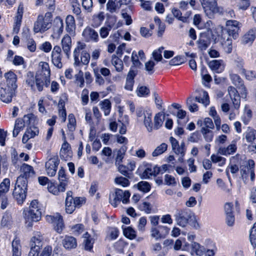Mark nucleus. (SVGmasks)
<instances>
[{"label": "nucleus", "mask_w": 256, "mask_h": 256, "mask_svg": "<svg viewBox=\"0 0 256 256\" xmlns=\"http://www.w3.org/2000/svg\"><path fill=\"white\" fill-rule=\"evenodd\" d=\"M138 189L144 192H148L150 190V186L148 182H146L142 181L138 184Z\"/></svg>", "instance_id": "58"}, {"label": "nucleus", "mask_w": 256, "mask_h": 256, "mask_svg": "<svg viewBox=\"0 0 256 256\" xmlns=\"http://www.w3.org/2000/svg\"><path fill=\"white\" fill-rule=\"evenodd\" d=\"M124 236L129 239L132 240L136 237V232L130 226H122Z\"/></svg>", "instance_id": "46"}, {"label": "nucleus", "mask_w": 256, "mask_h": 256, "mask_svg": "<svg viewBox=\"0 0 256 256\" xmlns=\"http://www.w3.org/2000/svg\"><path fill=\"white\" fill-rule=\"evenodd\" d=\"M236 146L235 143H232L228 146L227 148L222 146L220 147L218 152L220 154L228 156L235 152L236 150Z\"/></svg>", "instance_id": "28"}, {"label": "nucleus", "mask_w": 256, "mask_h": 256, "mask_svg": "<svg viewBox=\"0 0 256 256\" xmlns=\"http://www.w3.org/2000/svg\"><path fill=\"white\" fill-rule=\"evenodd\" d=\"M132 10L133 6L130 5L125 9H122L121 12L122 16L125 20L126 24L128 26L131 24L132 22V20L131 18Z\"/></svg>", "instance_id": "23"}, {"label": "nucleus", "mask_w": 256, "mask_h": 256, "mask_svg": "<svg viewBox=\"0 0 256 256\" xmlns=\"http://www.w3.org/2000/svg\"><path fill=\"white\" fill-rule=\"evenodd\" d=\"M61 44L63 52L66 58H69L72 46L71 38L68 35L64 36L61 40Z\"/></svg>", "instance_id": "16"}, {"label": "nucleus", "mask_w": 256, "mask_h": 256, "mask_svg": "<svg viewBox=\"0 0 256 256\" xmlns=\"http://www.w3.org/2000/svg\"><path fill=\"white\" fill-rule=\"evenodd\" d=\"M228 91L232 102L234 108L238 109L240 103V96L238 90L234 87L230 86L228 88Z\"/></svg>", "instance_id": "14"}, {"label": "nucleus", "mask_w": 256, "mask_h": 256, "mask_svg": "<svg viewBox=\"0 0 256 256\" xmlns=\"http://www.w3.org/2000/svg\"><path fill=\"white\" fill-rule=\"evenodd\" d=\"M28 184H26L20 177L16 180L14 188L12 192V196L18 204L24 203L26 196Z\"/></svg>", "instance_id": "2"}, {"label": "nucleus", "mask_w": 256, "mask_h": 256, "mask_svg": "<svg viewBox=\"0 0 256 256\" xmlns=\"http://www.w3.org/2000/svg\"><path fill=\"white\" fill-rule=\"evenodd\" d=\"M168 145L165 143H162L159 146H157L154 150L152 153V156L154 157L158 156L166 151Z\"/></svg>", "instance_id": "50"}, {"label": "nucleus", "mask_w": 256, "mask_h": 256, "mask_svg": "<svg viewBox=\"0 0 256 256\" xmlns=\"http://www.w3.org/2000/svg\"><path fill=\"white\" fill-rule=\"evenodd\" d=\"M174 217L177 224L179 226L185 227L190 222L193 220L191 224L192 226L196 229L200 228L198 223L188 209H177L174 214Z\"/></svg>", "instance_id": "1"}, {"label": "nucleus", "mask_w": 256, "mask_h": 256, "mask_svg": "<svg viewBox=\"0 0 256 256\" xmlns=\"http://www.w3.org/2000/svg\"><path fill=\"white\" fill-rule=\"evenodd\" d=\"M118 166V171L126 177L131 178L132 176V173L131 170H128V168L126 166L120 164Z\"/></svg>", "instance_id": "53"}, {"label": "nucleus", "mask_w": 256, "mask_h": 256, "mask_svg": "<svg viewBox=\"0 0 256 256\" xmlns=\"http://www.w3.org/2000/svg\"><path fill=\"white\" fill-rule=\"evenodd\" d=\"M170 228L166 226H160L157 228L152 227L150 230L151 236L158 240L164 238L169 233Z\"/></svg>", "instance_id": "11"}, {"label": "nucleus", "mask_w": 256, "mask_h": 256, "mask_svg": "<svg viewBox=\"0 0 256 256\" xmlns=\"http://www.w3.org/2000/svg\"><path fill=\"white\" fill-rule=\"evenodd\" d=\"M152 116V112L150 110H146V114H144V123L147 130L150 132H152L153 129Z\"/></svg>", "instance_id": "31"}, {"label": "nucleus", "mask_w": 256, "mask_h": 256, "mask_svg": "<svg viewBox=\"0 0 256 256\" xmlns=\"http://www.w3.org/2000/svg\"><path fill=\"white\" fill-rule=\"evenodd\" d=\"M165 118V114L162 112L156 114L154 117V128L158 130L162 125Z\"/></svg>", "instance_id": "33"}, {"label": "nucleus", "mask_w": 256, "mask_h": 256, "mask_svg": "<svg viewBox=\"0 0 256 256\" xmlns=\"http://www.w3.org/2000/svg\"><path fill=\"white\" fill-rule=\"evenodd\" d=\"M120 9V6L116 3V0H108L106 4V10L109 12L113 14L116 12Z\"/></svg>", "instance_id": "40"}, {"label": "nucleus", "mask_w": 256, "mask_h": 256, "mask_svg": "<svg viewBox=\"0 0 256 256\" xmlns=\"http://www.w3.org/2000/svg\"><path fill=\"white\" fill-rule=\"evenodd\" d=\"M170 142L172 150L174 151L176 154H180L182 156H184L185 154V145L184 142L179 144L178 141L174 138L171 136L170 138Z\"/></svg>", "instance_id": "15"}, {"label": "nucleus", "mask_w": 256, "mask_h": 256, "mask_svg": "<svg viewBox=\"0 0 256 256\" xmlns=\"http://www.w3.org/2000/svg\"><path fill=\"white\" fill-rule=\"evenodd\" d=\"M250 239L252 244L256 246V222L254 224L252 228H251Z\"/></svg>", "instance_id": "64"}, {"label": "nucleus", "mask_w": 256, "mask_h": 256, "mask_svg": "<svg viewBox=\"0 0 256 256\" xmlns=\"http://www.w3.org/2000/svg\"><path fill=\"white\" fill-rule=\"evenodd\" d=\"M160 172V167L148 165L142 174V177L144 178H149L151 176H156Z\"/></svg>", "instance_id": "18"}, {"label": "nucleus", "mask_w": 256, "mask_h": 256, "mask_svg": "<svg viewBox=\"0 0 256 256\" xmlns=\"http://www.w3.org/2000/svg\"><path fill=\"white\" fill-rule=\"evenodd\" d=\"M222 60H213L208 62V66L212 70L216 73H220L224 70V66H222Z\"/></svg>", "instance_id": "30"}, {"label": "nucleus", "mask_w": 256, "mask_h": 256, "mask_svg": "<svg viewBox=\"0 0 256 256\" xmlns=\"http://www.w3.org/2000/svg\"><path fill=\"white\" fill-rule=\"evenodd\" d=\"M112 64L117 72H121L123 70V62L116 55L112 56Z\"/></svg>", "instance_id": "37"}, {"label": "nucleus", "mask_w": 256, "mask_h": 256, "mask_svg": "<svg viewBox=\"0 0 256 256\" xmlns=\"http://www.w3.org/2000/svg\"><path fill=\"white\" fill-rule=\"evenodd\" d=\"M48 190L54 195H58L60 192H64V191H62L60 189V184H58V186H55L54 185L50 184H48Z\"/></svg>", "instance_id": "63"}, {"label": "nucleus", "mask_w": 256, "mask_h": 256, "mask_svg": "<svg viewBox=\"0 0 256 256\" xmlns=\"http://www.w3.org/2000/svg\"><path fill=\"white\" fill-rule=\"evenodd\" d=\"M138 96H146L150 93V89L146 86H138L136 90Z\"/></svg>", "instance_id": "51"}, {"label": "nucleus", "mask_w": 256, "mask_h": 256, "mask_svg": "<svg viewBox=\"0 0 256 256\" xmlns=\"http://www.w3.org/2000/svg\"><path fill=\"white\" fill-rule=\"evenodd\" d=\"M127 150V146L125 145L122 146L117 152L116 158V165H119L122 161L126 152Z\"/></svg>", "instance_id": "42"}, {"label": "nucleus", "mask_w": 256, "mask_h": 256, "mask_svg": "<svg viewBox=\"0 0 256 256\" xmlns=\"http://www.w3.org/2000/svg\"><path fill=\"white\" fill-rule=\"evenodd\" d=\"M255 162L252 160H248L247 161L246 165L244 166L246 168L247 171L250 174V180L253 181L255 178L254 174Z\"/></svg>", "instance_id": "39"}, {"label": "nucleus", "mask_w": 256, "mask_h": 256, "mask_svg": "<svg viewBox=\"0 0 256 256\" xmlns=\"http://www.w3.org/2000/svg\"><path fill=\"white\" fill-rule=\"evenodd\" d=\"M15 90L4 84L0 86V100L8 104L12 102L14 96Z\"/></svg>", "instance_id": "9"}, {"label": "nucleus", "mask_w": 256, "mask_h": 256, "mask_svg": "<svg viewBox=\"0 0 256 256\" xmlns=\"http://www.w3.org/2000/svg\"><path fill=\"white\" fill-rule=\"evenodd\" d=\"M128 178L122 176L116 177L114 179V182L124 187L128 186L130 184Z\"/></svg>", "instance_id": "61"}, {"label": "nucleus", "mask_w": 256, "mask_h": 256, "mask_svg": "<svg viewBox=\"0 0 256 256\" xmlns=\"http://www.w3.org/2000/svg\"><path fill=\"white\" fill-rule=\"evenodd\" d=\"M82 36L86 42H97L100 40L98 32L93 28L88 26L84 30Z\"/></svg>", "instance_id": "10"}, {"label": "nucleus", "mask_w": 256, "mask_h": 256, "mask_svg": "<svg viewBox=\"0 0 256 256\" xmlns=\"http://www.w3.org/2000/svg\"><path fill=\"white\" fill-rule=\"evenodd\" d=\"M52 16L50 12L46 13L44 16L42 15L38 16L34 24V32L42 33L49 29L51 26Z\"/></svg>", "instance_id": "4"}, {"label": "nucleus", "mask_w": 256, "mask_h": 256, "mask_svg": "<svg viewBox=\"0 0 256 256\" xmlns=\"http://www.w3.org/2000/svg\"><path fill=\"white\" fill-rule=\"evenodd\" d=\"M74 78L75 83L80 88H83L84 84L83 72L80 70L74 76Z\"/></svg>", "instance_id": "56"}, {"label": "nucleus", "mask_w": 256, "mask_h": 256, "mask_svg": "<svg viewBox=\"0 0 256 256\" xmlns=\"http://www.w3.org/2000/svg\"><path fill=\"white\" fill-rule=\"evenodd\" d=\"M72 191H68L66 193V197L65 200L66 212L68 214H72L76 208L74 198Z\"/></svg>", "instance_id": "17"}, {"label": "nucleus", "mask_w": 256, "mask_h": 256, "mask_svg": "<svg viewBox=\"0 0 256 256\" xmlns=\"http://www.w3.org/2000/svg\"><path fill=\"white\" fill-rule=\"evenodd\" d=\"M20 174L18 177L17 180L21 177L26 184H28V178L34 175L32 166L24 163L20 166Z\"/></svg>", "instance_id": "12"}, {"label": "nucleus", "mask_w": 256, "mask_h": 256, "mask_svg": "<svg viewBox=\"0 0 256 256\" xmlns=\"http://www.w3.org/2000/svg\"><path fill=\"white\" fill-rule=\"evenodd\" d=\"M192 251L198 256H202L205 251V248L203 246L194 242H192Z\"/></svg>", "instance_id": "47"}, {"label": "nucleus", "mask_w": 256, "mask_h": 256, "mask_svg": "<svg viewBox=\"0 0 256 256\" xmlns=\"http://www.w3.org/2000/svg\"><path fill=\"white\" fill-rule=\"evenodd\" d=\"M66 32L70 34L74 32L76 29V24L74 17L72 15H68L66 18Z\"/></svg>", "instance_id": "25"}, {"label": "nucleus", "mask_w": 256, "mask_h": 256, "mask_svg": "<svg viewBox=\"0 0 256 256\" xmlns=\"http://www.w3.org/2000/svg\"><path fill=\"white\" fill-rule=\"evenodd\" d=\"M54 30L55 32L60 35L61 34L64 30V22L60 17H56L54 20Z\"/></svg>", "instance_id": "32"}, {"label": "nucleus", "mask_w": 256, "mask_h": 256, "mask_svg": "<svg viewBox=\"0 0 256 256\" xmlns=\"http://www.w3.org/2000/svg\"><path fill=\"white\" fill-rule=\"evenodd\" d=\"M90 54L86 50H83L81 52L80 56V64H75V62H74V64L76 66H80L81 64L84 65H87L90 62Z\"/></svg>", "instance_id": "45"}, {"label": "nucleus", "mask_w": 256, "mask_h": 256, "mask_svg": "<svg viewBox=\"0 0 256 256\" xmlns=\"http://www.w3.org/2000/svg\"><path fill=\"white\" fill-rule=\"evenodd\" d=\"M83 238H84L83 244L84 250L88 251H91L93 248V245L95 240L92 238V236L88 232H85L83 234Z\"/></svg>", "instance_id": "26"}, {"label": "nucleus", "mask_w": 256, "mask_h": 256, "mask_svg": "<svg viewBox=\"0 0 256 256\" xmlns=\"http://www.w3.org/2000/svg\"><path fill=\"white\" fill-rule=\"evenodd\" d=\"M185 62V58L182 56H176L170 61V64L172 66L180 65Z\"/></svg>", "instance_id": "62"}, {"label": "nucleus", "mask_w": 256, "mask_h": 256, "mask_svg": "<svg viewBox=\"0 0 256 256\" xmlns=\"http://www.w3.org/2000/svg\"><path fill=\"white\" fill-rule=\"evenodd\" d=\"M201 132L204 136L205 140L207 142H211L213 138V132L209 129H207L204 127L202 128Z\"/></svg>", "instance_id": "57"}, {"label": "nucleus", "mask_w": 256, "mask_h": 256, "mask_svg": "<svg viewBox=\"0 0 256 256\" xmlns=\"http://www.w3.org/2000/svg\"><path fill=\"white\" fill-rule=\"evenodd\" d=\"M195 101L202 103L204 106H206L210 104V100L208 94L206 92L204 91L202 97H196Z\"/></svg>", "instance_id": "55"}, {"label": "nucleus", "mask_w": 256, "mask_h": 256, "mask_svg": "<svg viewBox=\"0 0 256 256\" xmlns=\"http://www.w3.org/2000/svg\"><path fill=\"white\" fill-rule=\"evenodd\" d=\"M86 47V44L83 43H78V46L75 48L74 52V60H75V64H80L79 53L80 50L84 49Z\"/></svg>", "instance_id": "49"}, {"label": "nucleus", "mask_w": 256, "mask_h": 256, "mask_svg": "<svg viewBox=\"0 0 256 256\" xmlns=\"http://www.w3.org/2000/svg\"><path fill=\"white\" fill-rule=\"evenodd\" d=\"M42 244L43 242L42 239L40 238L34 236L32 238L30 241L32 248L40 250L42 248Z\"/></svg>", "instance_id": "43"}, {"label": "nucleus", "mask_w": 256, "mask_h": 256, "mask_svg": "<svg viewBox=\"0 0 256 256\" xmlns=\"http://www.w3.org/2000/svg\"><path fill=\"white\" fill-rule=\"evenodd\" d=\"M24 124V122L22 119L18 118L16 120L12 134L14 137H16L20 131L23 130Z\"/></svg>", "instance_id": "38"}, {"label": "nucleus", "mask_w": 256, "mask_h": 256, "mask_svg": "<svg viewBox=\"0 0 256 256\" xmlns=\"http://www.w3.org/2000/svg\"><path fill=\"white\" fill-rule=\"evenodd\" d=\"M35 80L36 88L40 92L42 90L44 86H48L50 82V79L38 74H36Z\"/></svg>", "instance_id": "21"}, {"label": "nucleus", "mask_w": 256, "mask_h": 256, "mask_svg": "<svg viewBox=\"0 0 256 256\" xmlns=\"http://www.w3.org/2000/svg\"><path fill=\"white\" fill-rule=\"evenodd\" d=\"M12 224V214L8 212H6L1 220V226L3 227L9 228Z\"/></svg>", "instance_id": "35"}, {"label": "nucleus", "mask_w": 256, "mask_h": 256, "mask_svg": "<svg viewBox=\"0 0 256 256\" xmlns=\"http://www.w3.org/2000/svg\"><path fill=\"white\" fill-rule=\"evenodd\" d=\"M60 160L58 156H54L46 162L45 167L48 176H52L56 174Z\"/></svg>", "instance_id": "8"}, {"label": "nucleus", "mask_w": 256, "mask_h": 256, "mask_svg": "<svg viewBox=\"0 0 256 256\" xmlns=\"http://www.w3.org/2000/svg\"><path fill=\"white\" fill-rule=\"evenodd\" d=\"M62 244L66 249L74 248L77 246L76 240L72 236H66L62 240Z\"/></svg>", "instance_id": "27"}, {"label": "nucleus", "mask_w": 256, "mask_h": 256, "mask_svg": "<svg viewBox=\"0 0 256 256\" xmlns=\"http://www.w3.org/2000/svg\"><path fill=\"white\" fill-rule=\"evenodd\" d=\"M256 30H249L242 37V42L244 44L251 45L256 38Z\"/></svg>", "instance_id": "24"}, {"label": "nucleus", "mask_w": 256, "mask_h": 256, "mask_svg": "<svg viewBox=\"0 0 256 256\" xmlns=\"http://www.w3.org/2000/svg\"><path fill=\"white\" fill-rule=\"evenodd\" d=\"M100 106L106 116L109 115L111 110V102L109 100L105 99L100 102Z\"/></svg>", "instance_id": "36"}, {"label": "nucleus", "mask_w": 256, "mask_h": 256, "mask_svg": "<svg viewBox=\"0 0 256 256\" xmlns=\"http://www.w3.org/2000/svg\"><path fill=\"white\" fill-rule=\"evenodd\" d=\"M229 76L232 82L236 88H238L244 84V81L240 77L238 74L233 73L232 70L230 71Z\"/></svg>", "instance_id": "34"}, {"label": "nucleus", "mask_w": 256, "mask_h": 256, "mask_svg": "<svg viewBox=\"0 0 256 256\" xmlns=\"http://www.w3.org/2000/svg\"><path fill=\"white\" fill-rule=\"evenodd\" d=\"M204 12L208 17L214 18V14L222 12V8L218 6L216 0H200Z\"/></svg>", "instance_id": "5"}, {"label": "nucleus", "mask_w": 256, "mask_h": 256, "mask_svg": "<svg viewBox=\"0 0 256 256\" xmlns=\"http://www.w3.org/2000/svg\"><path fill=\"white\" fill-rule=\"evenodd\" d=\"M46 220L52 224L54 230L58 233H60L64 228V223L62 218L59 214H56L54 216H46Z\"/></svg>", "instance_id": "6"}, {"label": "nucleus", "mask_w": 256, "mask_h": 256, "mask_svg": "<svg viewBox=\"0 0 256 256\" xmlns=\"http://www.w3.org/2000/svg\"><path fill=\"white\" fill-rule=\"evenodd\" d=\"M124 196V192L120 189L116 190L115 192V196L112 201L110 202L111 204L114 207H116L122 198Z\"/></svg>", "instance_id": "48"}, {"label": "nucleus", "mask_w": 256, "mask_h": 256, "mask_svg": "<svg viewBox=\"0 0 256 256\" xmlns=\"http://www.w3.org/2000/svg\"><path fill=\"white\" fill-rule=\"evenodd\" d=\"M40 66L42 67V70L38 71L36 74L40 75L41 76L50 79V70L48 63L46 62H41Z\"/></svg>", "instance_id": "29"}, {"label": "nucleus", "mask_w": 256, "mask_h": 256, "mask_svg": "<svg viewBox=\"0 0 256 256\" xmlns=\"http://www.w3.org/2000/svg\"><path fill=\"white\" fill-rule=\"evenodd\" d=\"M58 179L60 184V188L62 191H65L66 187L68 185V178L67 177L65 170L62 167H61L58 172Z\"/></svg>", "instance_id": "22"}, {"label": "nucleus", "mask_w": 256, "mask_h": 256, "mask_svg": "<svg viewBox=\"0 0 256 256\" xmlns=\"http://www.w3.org/2000/svg\"><path fill=\"white\" fill-rule=\"evenodd\" d=\"M94 72L96 78V82L100 86L104 85V84L105 80L100 75V74L98 72V68H94Z\"/></svg>", "instance_id": "60"}, {"label": "nucleus", "mask_w": 256, "mask_h": 256, "mask_svg": "<svg viewBox=\"0 0 256 256\" xmlns=\"http://www.w3.org/2000/svg\"><path fill=\"white\" fill-rule=\"evenodd\" d=\"M246 140L248 142L250 143L248 148L250 151L256 152V130L248 127L244 133Z\"/></svg>", "instance_id": "7"}, {"label": "nucleus", "mask_w": 256, "mask_h": 256, "mask_svg": "<svg viewBox=\"0 0 256 256\" xmlns=\"http://www.w3.org/2000/svg\"><path fill=\"white\" fill-rule=\"evenodd\" d=\"M4 77L6 78V82L5 86H8V87H10V88L15 90L17 88L16 74L14 72L10 71L5 74Z\"/></svg>", "instance_id": "19"}, {"label": "nucleus", "mask_w": 256, "mask_h": 256, "mask_svg": "<svg viewBox=\"0 0 256 256\" xmlns=\"http://www.w3.org/2000/svg\"><path fill=\"white\" fill-rule=\"evenodd\" d=\"M61 52V48L58 46H54L52 52V62L54 66L58 68H60L62 67Z\"/></svg>", "instance_id": "13"}, {"label": "nucleus", "mask_w": 256, "mask_h": 256, "mask_svg": "<svg viewBox=\"0 0 256 256\" xmlns=\"http://www.w3.org/2000/svg\"><path fill=\"white\" fill-rule=\"evenodd\" d=\"M111 29L112 26L110 25H108L106 26L102 27L99 31L100 35L101 38H107Z\"/></svg>", "instance_id": "59"}, {"label": "nucleus", "mask_w": 256, "mask_h": 256, "mask_svg": "<svg viewBox=\"0 0 256 256\" xmlns=\"http://www.w3.org/2000/svg\"><path fill=\"white\" fill-rule=\"evenodd\" d=\"M12 256H21V246L20 240L14 239L12 242Z\"/></svg>", "instance_id": "41"}, {"label": "nucleus", "mask_w": 256, "mask_h": 256, "mask_svg": "<svg viewBox=\"0 0 256 256\" xmlns=\"http://www.w3.org/2000/svg\"><path fill=\"white\" fill-rule=\"evenodd\" d=\"M18 14L16 16L15 20V22L13 28L14 32L16 34H18L19 32L22 22V14L20 12V8H18Z\"/></svg>", "instance_id": "54"}, {"label": "nucleus", "mask_w": 256, "mask_h": 256, "mask_svg": "<svg viewBox=\"0 0 256 256\" xmlns=\"http://www.w3.org/2000/svg\"><path fill=\"white\" fill-rule=\"evenodd\" d=\"M24 216L27 221L38 222L42 217V212L37 200H32L28 210H24Z\"/></svg>", "instance_id": "3"}, {"label": "nucleus", "mask_w": 256, "mask_h": 256, "mask_svg": "<svg viewBox=\"0 0 256 256\" xmlns=\"http://www.w3.org/2000/svg\"><path fill=\"white\" fill-rule=\"evenodd\" d=\"M210 42V39L208 34H201L197 41L198 49L201 51L206 50L209 46Z\"/></svg>", "instance_id": "20"}, {"label": "nucleus", "mask_w": 256, "mask_h": 256, "mask_svg": "<svg viewBox=\"0 0 256 256\" xmlns=\"http://www.w3.org/2000/svg\"><path fill=\"white\" fill-rule=\"evenodd\" d=\"M10 180L8 178H5L0 184V195L6 196L10 189Z\"/></svg>", "instance_id": "44"}, {"label": "nucleus", "mask_w": 256, "mask_h": 256, "mask_svg": "<svg viewBox=\"0 0 256 256\" xmlns=\"http://www.w3.org/2000/svg\"><path fill=\"white\" fill-rule=\"evenodd\" d=\"M70 230L74 234L78 236L84 230V226L81 224L70 226Z\"/></svg>", "instance_id": "52"}]
</instances>
